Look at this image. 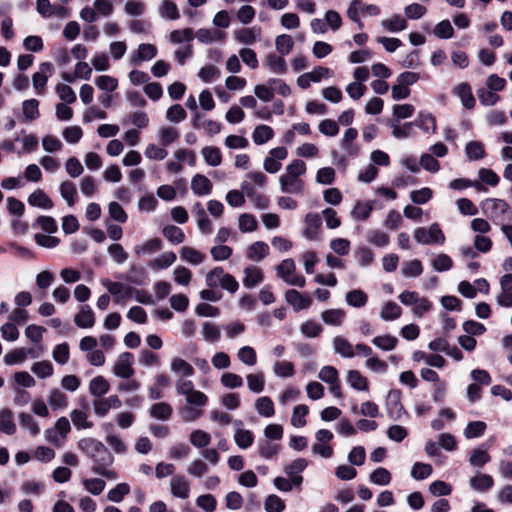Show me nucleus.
Here are the masks:
<instances>
[{"label":"nucleus","mask_w":512,"mask_h":512,"mask_svg":"<svg viewBox=\"0 0 512 512\" xmlns=\"http://www.w3.org/2000/svg\"><path fill=\"white\" fill-rule=\"evenodd\" d=\"M179 138V132L175 127L162 126L158 130V139L162 146L167 147Z\"/></svg>","instance_id":"58836bf2"},{"label":"nucleus","mask_w":512,"mask_h":512,"mask_svg":"<svg viewBox=\"0 0 512 512\" xmlns=\"http://www.w3.org/2000/svg\"><path fill=\"white\" fill-rule=\"evenodd\" d=\"M309 413V408L307 405L299 404L294 407L292 417H291V425L295 428H302L306 425V416Z\"/></svg>","instance_id":"5fc2aeb1"},{"label":"nucleus","mask_w":512,"mask_h":512,"mask_svg":"<svg viewBox=\"0 0 512 512\" xmlns=\"http://www.w3.org/2000/svg\"><path fill=\"white\" fill-rule=\"evenodd\" d=\"M176 254L172 251H167L152 260L149 266L154 270L165 269L171 266L176 261Z\"/></svg>","instance_id":"3c124183"},{"label":"nucleus","mask_w":512,"mask_h":512,"mask_svg":"<svg viewBox=\"0 0 512 512\" xmlns=\"http://www.w3.org/2000/svg\"><path fill=\"white\" fill-rule=\"evenodd\" d=\"M30 206L39 207L42 209H51L53 207V201L42 189H36L31 193L27 199Z\"/></svg>","instance_id":"bb28decb"},{"label":"nucleus","mask_w":512,"mask_h":512,"mask_svg":"<svg viewBox=\"0 0 512 512\" xmlns=\"http://www.w3.org/2000/svg\"><path fill=\"white\" fill-rule=\"evenodd\" d=\"M121 405L122 402L117 395L98 398L92 402L93 410L97 417H105L111 409H118Z\"/></svg>","instance_id":"9d476101"},{"label":"nucleus","mask_w":512,"mask_h":512,"mask_svg":"<svg viewBox=\"0 0 512 512\" xmlns=\"http://www.w3.org/2000/svg\"><path fill=\"white\" fill-rule=\"evenodd\" d=\"M412 357L414 361H424L427 365L436 368H441L445 364V359L438 354H426L423 351H415Z\"/></svg>","instance_id":"c9c22d12"},{"label":"nucleus","mask_w":512,"mask_h":512,"mask_svg":"<svg viewBox=\"0 0 512 512\" xmlns=\"http://www.w3.org/2000/svg\"><path fill=\"white\" fill-rule=\"evenodd\" d=\"M276 274L288 285L302 288L306 284L305 278L296 274V265L294 260L291 258L284 259L276 267Z\"/></svg>","instance_id":"39448f33"},{"label":"nucleus","mask_w":512,"mask_h":512,"mask_svg":"<svg viewBox=\"0 0 512 512\" xmlns=\"http://www.w3.org/2000/svg\"><path fill=\"white\" fill-rule=\"evenodd\" d=\"M286 302L292 306L295 312L307 309L312 304V299L309 295L302 294L295 289H289L285 293Z\"/></svg>","instance_id":"2eb2a0df"},{"label":"nucleus","mask_w":512,"mask_h":512,"mask_svg":"<svg viewBox=\"0 0 512 512\" xmlns=\"http://www.w3.org/2000/svg\"><path fill=\"white\" fill-rule=\"evenodd\" d=\"M0 430L7 435L16 433V424L10 409L5 408L0 410Z\"/></svg>","instance_id":"f704fd0d"},{"label":"nucleus","mask_w":512,"mask_h":512,"mask_svg":"<svg viewBox=\"0 0 512 512\" xmlns=\"http://www.w3.org/2000/svg\"><path fill=\"white\" fill-rule=\"evenodd\" d=\"M508 208V204L502 199H487L483 203V210L490 213L492 218L497 217L498 214H505Z\"/></svg>","instance_id":"2f4dec72"},{"label":"nucleus","mask_w":512,"mask_h":512,"mask_svg":"<svg viewBox=\"0 0 512 512\" xmlns=\"http://www.w3.org/2000/svg\"><path fill=\"white\" fill-rule=\"evenodd\" d=\"M258 223L256 218L249 213H243L238 217V228L242 233H250L257 230Z\"/></svg>","instance_id":"4d7b16f0"},{"label":"nucleus","mask_w":512,"mask_h":512,"mask_svg":"<svg viewBox=\"0 0 512 512\" xmlns=\"http://www.w3.org/2000/svg\"><path fill=\"white\" fill-rule=\"evenodd\" d=\"M101 284L114 296V302L117 304L124 302L133 292V287L113 282L108 278L102 279Z\"/></svg>","instance_id":"1a4fd4ad"},{"label":"nucleus","mask_w":512,"mask_h":512,"mask_svg":"<svg viewBox=\"0 0 512 512\" xmlns=\"http://www.w3.org/2000/svg\"><path fill=\"white\" fill-rule=\"evenodd\" d=\"M465 154L470 161L483 159L486 155L483 143L480 141H470L465 146Z\"/></svg>","instance_id":"79ce46f5"},{"label":"nucleus","mask_w":512,"mask_h":512,"mask_svg":"<svg viewBox=\"0 0 512 512\" xmlns=\"http://www.w3.org/2000/svg\"><path fill=\"white\" fill-rule=\"evenodd\" d=\"M110 389L108 381L103 376L93 378L89 383V392L96 397H101Z\"/></svg>","instance_id":"09e8293b"},{"label":"nucleus","mask_w":512,"mask_h":512,"mask_svg":"<svg viewBox=\"0 0 512 512\" xmlns=\"http://www.w3.org/2000/svg\"><path fill=\"white\" fill-rule=\"evenodd\" d=\"M332 345L334 352L341 357L353 358L355 356L353 345L343 336H335Z\"/></svg>","instance_id":"a878e982"},{"label":"nucleus","mask_w":512,"mask_h":512,"mask_svg":"<svg viewBox=\"0 0 512 512\" xmlns=\"http://www.w3.org/2000/svg\"><path fill=\"white\" fill-rule=\"evenodd\" d=\"M195 36L201 43L210 44L216 41L223 40L225 37V33L219 30L201 28L196 32Z\"/></svg>","instance_id":"a19ab883"},{"label":"nucleus","mask_w":512,"mask_h":512,"mask_svg":"<svg viewBox=\"0 0 512 512\" xmlns=\"http://www.w3.org/2000/svg\"><path fill=\"white\" fill-rule=\"evenodd\" d=\"M402 314L401 307L393 301H388L380 311V318L384 321H392L398 319Z\"/></svg>","instance_id":"de8ad7c7"},{"label":"nucleus","mask_w":512,"mask_h":512,"mask_svg":"<svg viewBox=\"0 0 512 512\" xmlns=\"http://www.w3.org/2000/svg\"><path fill=\"white\" fill-rule=\"evenodd\" d=\"M274 137V130L266 125H257L252 132V140L256 145H264Z\"/></svg>","instance_id":"c85d7f7f"},{"label":"nucleus","mask_w":512,"mask_h":512,"mask_svg":"<svg viewBox=\"0 0 512 512\" xmlns=\"http://www.w3.org/2000/svg\"><path fill=\"white\" fill-rule=\"evenodd\" d=\"M175 387L177 393L185 397L187 405L201 409L206 406L208 396L202 391L196 390L191 380L179 378Z\"/></svg>","instance_id":"7ed1b4c3"},{"label":"nucleus","mask_w":512,"mask_h":512,"mask_svg":"<svg viewBox=\"0 0 512 512\" xmlns=\"http://www.w3.org/2000/svg\"><path fill=\"white\" fill-rule=\"evenodd\" d=\"M306 173V164L299 159L293 160L286 166L285 172L279 176L278 182L282 193L302 195L305 183L301 179Z\"/></svg>","instance_id":"f257e3e1"},{"label":"nucleus","mask_w":512,"mask_h":512,"mask_svg":"<svg viewBox=\"0 0 512 512\" xmlns=\"http://www.w3.org/2000/svg\"><path fill=\"white\" fill-rule=\"evenodd\" d=\"M69 416L77 430L91 429L94 425L89 419V406L87 403H84L81 409H73Z\"/></svg>","instance_id":"4468645a"},{"label":"nucleus","mask_w":512,"mask_h":512,"mask_svg":"<svg viewBox=\"0 0 512 512\" xmlns=\"http://www.w3.org/2000/svg\"><path fill=\"white\" fill-rule=\"evenodd\" d=\"M344 318L345 311L342 309H328L321 313V319L327 325L340 326Z\"/></svg>","instance_id":"a18cd8bd"},{"label":"nucleus","mask_w":512,"mask_h":512,"mask_svg":"<svg viewBox=\"0 0 512 512\" xmlns=\"http://www.w3.org/2000/svg\"><path fill=\"white\" fill-rule=\"evenodd\" d=\"M180 257L182 260H184L192 265H199L205 259V255L202 252H200L190 246H183L180 249Z\"/></svg>","instance_id":"37998d69"},{"label":"nucleus","mask_w":512,"mask_h":512,"mask_svg":"<svg viewBox=\"0 0 512 512\" xmlns=\"http://www.w3.org/2000/svg\"><path fill=\"white\" fill-rule=\"evenodd\" d=\"M162 247V241L159 238L149 239L142 244L136 245L133 252L136 256L150 255L157 252Z\"/></svg>","instance_id":"c756f323"},{"label":"nucleus","mask_w":512,"mask_h":512,"mask_svg":"<svg viewBox=\"0 0 512 512\" xmlns=\"http://www.w3.org/2000/svg\"><path fill=\"white\" fill-rule=\"evenodd\" d=\"M158 50L155 45L149 43H141L135 52L129 56L131 65H138L143 61H150L157 56Z\"/></svg>","instance_id":"ddd939ff"},{"label":"nucleus","mask_w":512,"mask_h":512,"mask_svg":"<svg viewBox=\"0 0 512 512\" xmlns=\"http://www.w3.org/2000/svg\"><path fill=\"white\" fill-rule=\"evenodd\" d=\"M381 26L388 32L396 33L405 30L408 25L407 21L403 17L393 15L390 18L383 19L381 21Z\"/></svg>","instance_id":"e433bc0d"},{"label":"nucleus","mask_w":512,"mask_h":512,"mask_svg":"<svg viewBox=\"0 0 512 512\" xmlns=\"http://www.w3.org/2000/svg\"><path fill=\"white\" fill-rule=\"evenodd\" d=\"M269 254V246L263 241H256L249 245L246 249L247 259L260 262Z\"/></svg>","instance_id":"5701e85b"},{"label":"nucleus","mask_w":512,"mask_h":512,"mask_svg":"<svg viewBox=\"0 0 512 512\" xmlns=\"http://www.w3.org/2000/svg\"><path fill=\"white\" fill-rule=\"evenodd\" d=\"M171 494L180 499H187L190 495L191 484L184 475H173L169 481Z\"/></svg>","instance_id":"f8f14e48"},{"label":"nucleus","mask_w":512,"mask_h":512,"mask_svg":"<svg viewBox=\"0 0 512 512\" xmlns=\"http://www.w3.org/2000/svg\"><path fill=\"white\" fill-rule=\"evenodd\" d=\"M262 29L258 26L241 28L233 32L234 40L240 44L252 45L260 39Z\"/></svg>","instance_id":"f3484780"},{"label":"nucleus","mask_w":512,"mask_h":512,"mask_svg":"<svg viewBox=\"0 0 512 512\" xmlns=\"http://www.w3.org/2000/svg\"><path fill=\"white\" fill-rule=\"evenodd\" d=\"M53 73V65L50 62H43L39 66V70L32 76V85L38 95H43L49 77Z\"/></svg>","instance_id":"6e6552de"},{"label":"nucleus","mask_w":512,"mask_h":512,"mask_svg":"<svg viewBox=\"0 0 512 512\" xmlns=\"http://www.w3.org/2000/svg\"><path fill=\"white\" fill-rule=\"evenodd\" d=\"M60 195L68 206H73L77 200V189L71 181H63L59 186Z\"/></svg>","instance_id":"ea45409f"},{"label":"nucleus","mask_w":512,"mask_h":512,"mask_svg":"<svg viewBox=\"0 0 512 512\" xmlns=\"http://www.w3.org/2000/svg\"><path fill=\"white\" fill-rule=\"evenodd\" d=\"M369 480L375 485L386 486L390 484L392 476L386 468L378 467L370 473Z\"/></svg>","instance_id":"6e6d98bb"},{"label":"nucleus","mask_w":512,"mask_h":512,"mask_svg":"<svg viewBox=\"0 0 512 512\" xmlns=\"http://www.w3.org/2000/svg\"><path fill=\"white\" fill-rule=\"evenodd\" d=\"M322 220L318 213L309 212L305 216V229L303 236L309 240H317Z\"/></svg>","instance_id":"6ab92c4d"},{"label":"nucleus","mask_w":512,"mask_h":512,"mask_svg":"<svg viewBox=\"0 0 512 512\" xmlns=\"http://www.w3.org/2000/svg\"><path fill=\"white\" fill-rule=\"evenodd\" d=\"M413 236L415 241L421 245H442L445 242V235L437 223H433L429 228H416L413 232Z\"/></svg>","instance_id":"423d86ee"},{"label":"nucleus","mask_w":512,"mask_h":512,"mask_svg":"<svg viewBox=\"0 0 512 512\" xmlns=\"http://www.w3.org/2000/svg\"><path fill=\"white\" fill-rule=\"evenodd\" d=\"M212 188V182L205 175L196 174L191 179V190L197 196L209 195Z\"/></svg>","instance_id":"4be33fe9"},{"label":"nucleus","mask_w":512,"mask_h":512,"mask_svg":"<svg viewBox=\"0 0 512 512\" xmlns=\"http://www.w3.org/2000/svg\"><path fill=\"white\" fill-rule=\"evenodd\" d=\"M239 361L246 366H254L257 363V354L253 347L243 346L237 352Z\"/></svg>","instance_id":"e2e57ef3"},{"label":"nucleus","mask_w":512,"mask_h":512,"mask_svg":"<svg viewBox=\"0 0 512 512\" xmlns=\"http://www.w3.org/2000/svg\"><path fill=\"white\" fill-rule=\"evenodd\" d=\"M266 65L270 69V71L274 74H284L287 70L286 62L283 57L278 56L274 53H270L267 55L265 60Z\"/></svg>","instance_id":"49530a36"},{"label":"nucleus","mask_w":512,"mask_h":512,"mask_svg":"<svg viewBox=\"0 0 512 512\" xmlns=\"http://www.w3.org/2000/svg\"><path fill=\"white\" fill-rule=\"evenodd\" d=\"M347 382L355 390L366 391L368 389L366 377L357 370H349L347 372Z\"/></svg>","instance_id":"8fccbe9b"},{"label":"nucleus","mask_w":512,"mask_h":512,"mask_svg":"<svg viewBox=\"0 0 512 512\" xmlns=\"http://www.w3.org/2000/svg\"><path fill=\"white\" fill-rule=\"evenodd\" d=\"M74 322L79 328L88 329L95 324V314L89 305H81L74 316Z\"/></svg>","instance_id":"412c9836"},{"label":"nucleus","mask_w":512,"mask_h":512,"mask_svg":"<svg viewBox=\"0 0 512 512\" xmlns=\"http://www.w3.org/2000/svg\"><path fill=\"white\" fill-rule=\"evenodd\" d=\"M172 414V407L165 402H160L152 405L150 409L151 417L158 420H167Z\"/></svg>","instance_id":"0e129e2a"},{"label":"nucleus","mask_w":512,"mask_h":512,"mask_svg":"<svg viewBox=\"0 0 512 512\" xmlns=\"http://www.w3.org/2000/svg\"><path fill=\"white\" fill-rule=\"evenodd\" d=\"M130 493V486L127 483H119L107 493V499L114 503H120Z\"/></svg>","instance_id":"bf43d9fd"},{"label":"nucleus","mask_w":512,"mask_h":512,"mask_svg":"<svg viewBox=\"0 0 512 512\" xmlns=\"http://www.w3.org/2000/svg\"><path fill=\"white\" fill-rule=\"evenodd\" d=\"M246 381L250 391L261 393L264 390L265 377L263 373H250L246 376Z\"/></svg>","instance_id":"052dcab7"},{"label":"nucleus","mask_w":512,"mask_h":512,"mask_svg":"<svg viewBox=\"0 0 512 512\" xmlns=\"http://www.w3.org/2000/svg\"><path fill=\"white\" fill-rule=\"evenodd\" d=\"M102 428L106 432L105 441L111 447V449L116 454H124L127 451V445L119 435L112 432L113 424L104 423Z\"/></svg>","instance_id":"aec40b11"},{"label":"nucleus","mask_w":512,"mask_h":512,"mask_svg":"<svg viewBox=\"0 0 512 512\" xmlns=\"http://www.w3.org/2000/svg\"><path fill=\"white\" fill-rule=\"evenodd\" d=\"M234 428L233 439L235 444L240 449H248L254 442L253 433L250 430L243 428V422L241 420H236L234 422Z\"/></svg>","instance_id":"dca6fc26"},{"label":"nucleus","mask_w":512,"mask_h":512,"mask_svg":"<svg viewBox=\"0 0 512 512\" xmlns=\"http://www.w3.org/2000/svg\"><path fill=\"white\" fill-rule=\"evenodd\" d=\"M414 122V126L422 129L424 133H434L436 131L435 117L430 113L420 112Z\"/></svg>","instance_id":"72a5a7b5"},{"label":"nucleus","mask_w":512,"mask_h":512,"mask_svg":"<svg viewBox=\"0 0 512 512\" xmlns=\"http://www.w3.org/2000/svg\"><path fill=\"white\" fill-rule=\"evenodd\" d=\"M134 356L129 352L121 353L113 365V373L120 378L128 379L133 376Z\"/></svg>","instance_id":"0eeeda50"},{"label":"nucleus","mask_w":512,"mask_h":512,"mask_svg":"<svg viewBox=\"0 0 512 512\" xmlns=\"http://www.w3.org/2000/svg\"><path fill=\"white\" fill-rule=\"evenodd\" d=\"M423 272V265L420 260L414 259L405 261L401 266V274L405 278H416Z\"/></svg>","instance_id":"4c0bfd02"},{"label":"nucleus","mask_w":512,"mask_h":512,"mask_svg":"<svg viewBox=\"0 0 512 512\" xmlns=\"http://www.w3.org/2000/svg\"><path fill=\"white\" fill-rule=\"evenodd\" d=\"M470 487L479 492H486L494 485L493 478L488 474H478L469 480Z\"/></svg>","instance_id":"7c9ffc66"},{"label":"nucleus","mask_w":512,"mask_h":512,"mask_svg":"<svg viewBox=\"0 0 512 512\" xmlns=\"http://www.w3.org/2000/svg\"><path fill=\"white\" fill-rule=\"evenodd\" d=\"M255 409L260 416L270 418L275 414L273 401L268 396H262L255 401Z\"/></svg>","instance_id":"c03bdc74"},{"label":"nucleus","mask_w":512,"mask_h":512,"mask_svg":"<svg viewBox=\"0 0 512 512\" xmlns=\"http://www.w3.org/2000/svg\"><path fill=\"white\" fill-rule=\"evenodd\" d=\"M398 343V339L392 335H380L372 339V344L383 351L393 350Z\"/></svg>","instance_id":"13d9d810"},{"label":"nucleus","mask_w":512,"mask_h":512,"mask_svg":"<svg viewBox=\"0 0 512 512\" xmlns=\"http://www.w3.org/2000/svg\"><path fill=\"white\" fill-rule=\"evenodd\" d=\"M358 136L355 128H348L342 138V147L348 155H355L358 152L357 147L353 144Z\"/></svg>","instance_id":"864d4df0"},{"label":"nucleus","mask_w":512,"mask_h":512,"mask_svg":"<svg viewBox=\"0 0 512 512\" xmlns=\"http://www.w3.org/2000/svg\"><path fill=\"white\" fill-rule=\"evenodd\" d=\"M257 447L259 455L265 459L272 458L278 453L280 449L279 444L272 443L270 440L267 439H260L258 441Z\"/></svg>","instance_id":"603ef678"},{"label":"nucleus","mask_w":512,"mask_h":512,"mask_svg":"<svg viewBox=\"0 0 512 512\" xmlns=\"http://www.w3.org/2000/svg\"><path fill=\"white\" fill-rule=\"evenodd\" d=\"M169 367L174 374L179 375L181 376L180 378L184 379L193 376L195 372L193 366L180 357L172 358Z\"/></svg>","instance_id":"b1692460"},{"label":"nucleus","mask_w":512,"mask_h":512,"mask_svg":"<svg viewBox=\"0 0 512 512\" xmlns=\"http://www.w3.org/2000/svg\"><path fill=\"white\" fill-rule=\"evenodd\" d=\"M19 423L23 429L27 430L33 436L38 435L40 432L37 421L28 413L22 412L19 414Z\"/></svg>","instance_id":"69168bd1"},{"label":"nucleus","mask_w":512,"mask_h":512,"mask_svg":"<svg viewBox=\"0 0 512 512\" xmlns=\"http://www.w3.org/2000/svg\"><path fill=\"white\" fill-rule=\"evenodd\" d=\"M398 299L405 306L412 307L413 315L421 318L432 308V303L428 298L421 296L418 292L405 290L399 294Z\"/></svg>","instance_id":"20e7f679"},{"label":"nucleus","mask_w":512,"mask_h":512,"mask_svg":"<svg viewBox=\"0 0 512 512\" xmlns=\"http://www.w3.org/2000/svg\"><path fill=\"white\" fill-rule=\"evenodd\" d=\"M159 14L163 18L176 20L180 17L177 5L170 0H163L159 6Z\"/></svg>","instance_id":"680f3d73"},{"label":"nucleus","mask_w":512,"mask_h":512,"mask_svg":"<svg viewBox=\"0 0 512 512\" xmlns=\"http://www.w3.org/2000/svg\"><path fill=\"white\" fill-rule=\"evenodd\" d=\"M201 333L204 340L211 343L217 342L221 336L218 326L211 322L203 323Z\"/></svg>","instance_id":"774afa93"},{"label":"nucleus","mask_w":512,"mask_h":512,"mask_svg":"<svg viewBox=\"0 0 512 512\" xmlns=\"http://www.w3.org/2000/svg\"><path fill=\"white\" fill-rule=\"evenodd\" d=\"M266 181L267 177L264 173L253 171L246 175V180L241 183L240 187L248 198H252L255 196V186L263 187Z\"/></svg>","instance_id":"9b49d317"},{"label":"nucleus","mask_w":512,"mask_h":512,"mask_svg":"<svg viewBox=\"0 0 512 512\" xmlns=\"http://www.w3.org/2000/svg\"><path fill=\"white\" fill-rule=\"evenodd\" d=\"M264 281V274L261 268L249 265L243 269L242 283L247 289H253Z\"/></svg>","instance_id":"a211bd4d"},{"label":"nucleus","mask_w":512,"mask_h":512,"mask_svg":"<svg viewBox=\"0 0 512 512\" xmlns=\"http://www.w3.org/2000/svg\"><path fill=\"white\" fill-rule=\"evenodd\" d=\"M201 156L205 163L211 167H217L222 162V154L216 146H205L201 149Z\"/></svg>","instance_id":"473e14b6"},{"label":"nucleus","mask_w":512,"mask_h":512,"mask_svg":"<svg viewBox=\"0 0 512 512\" xmlns=\"http://www.w3.org/2000/svg\"><path fill=\"white\" fill-rule=\"evenodd\" d=\"M29 355H32V357L38 356L34 354L33 349L18 348L6 353L3 360L6 365H15L26 361Z\"/></svg>","instance_id":"393cba45"},{"label":"nucleus","mask_w":512,"mask_h":512,"mask_svg":"<svg viewBox=\"0 0 512 512\" xmlns=\"http://www.w3.org/2000/svg\"><path fill=\"white\" fill-rule=\"evenodd\" d=\"M77 447L84 453H86L89 457L92 458L94 462V466H98L100 464H112L113 456L108 451L106 446L100 442L99 440L92 437H84L81 438L77 442Z\"/></svg>","instance_id":"f03ea898"},{"label":"nucleus","mask_w":512,"mask_h":512,"mask_svg":"<svg viewBox=\"0 0 512 512\" xmlns=\"http://www.w3.org/2000/svg\"><path fill=\"white\" fill-rule=\"evenodd\" d=\"M453 92L455 95H457L462 103V105L467 108L471 109L475 105V98L472 94L471 87L467 83H461L457 85Z\"/></svg>","instance_id":"cd10ccee"},{"label":"nucleus","mask_w":512,"mask_h":512,"mask_svg":"<svg viewBox=\"0 0 512 512\" xmlns=\"http://www.w3.org/2000/svg\"><path fill=\"white\" fill-rule=\"evenodd\" d=\"M55 91H56L58 97L65 104H72L77 99L75 91L67 84L58 83L55 86Z\"/></svg>","instance_id":"338daca9"}]
</instances>
